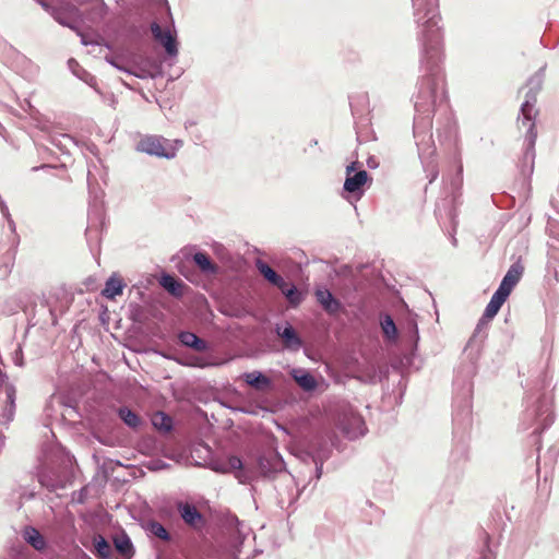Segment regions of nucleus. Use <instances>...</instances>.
<instances>
[{"label": "nucleus", "mask_w": 559, "mask_h": 559, "mask_svg": "<svg viewBox=\"0 0 559 559\" xmlns=\"http://www.w3.org/2000/svg\"><path fill=\"white\" fill-rule=\"evenodd\" d=\"M136 148L140 152L168 159L174 158L176 155V150L169 144L168 140L156 135L142 138L138 143Z\"/></svg>", "instance_id": "obj_1"}, {"label": "nucleus", "mask_w": 559, "mask_h": 559, "mask_svg": "<svg viewBox=\"0 0 559 559\" xmlns=\"http://www.w3.org/2000/svg\"><path fill=\"white\" fill-rule=\"evenodd\" d=\"M537 110L535 109V102L526 100L521 107V117L518 119V127L520 130H525V140L527 147L533 148L536 142L537 132L535 128V117Z\"/></svg>", "instance_id": "obj_2"}, {"label": "nucleus", "mask_w": 559, "mask_h": 559, "mask_svg": "<svg viewBox=\"0 0 559 559\" xmlns=\"http://www.w3.org/2000/svg\"><path fill=\"white\" fill-rule=\"evenodd\" d=\"M337 427L350 439L364 436L366 430L362 417L353 411L343 412L338 416Z\"/></svg>", "instance_id": "obj_3"}, {"label": "nucleus", "mask_w": 559, "mask_h": 559, "mask_svg": "<svg viewBox=\"0 0 559 559\" xmlns=\"http://www.w3.org/2000/svg\"><path fill=\"white\" fill-rule=\"evenodd\" d=\"M176 506L181 519L187 525L193 528H200L204 525V516L193 504L179 501Z\"/></svg>", "instance_id": "obj_4"}, {"label": "nucleus", "mask_w": 559, "mask_h": 559, "mask_svg": "<svg viewBox=\"0 0 559 559\" xmlns=\"http://www.w3.org/2000/svg\"><path fill=\"white\" fill-rule=\"evenodd\" d=\"M354 165L352 164L346 168V179L344 182V190L349 193H360L362 187L369 179V175L366 170H359L354 175H350L354 171Z\"/></svg>", "instance_id": "obj_5"}, {"label": "nucleus", "mask_w": 559, "mask_h": 559, "mask_svg": "<svg viewBox=\"0 0 559 559\" xmlns=\"http://www.w3.org/2000/svg\"><path fill=\"white\" fill-rule=\"evenodd\" d=\"M524 273V266L520 263H513L508 270L507 274L502 278L498 290L502 292L504 295L510 296L513 288L520 282L522 275Z\"/></svg>", "instance_id": "obj_6"}, {"label": "nucleus", "mask_w": 559, "mask_h": 559, "mask_svg": "<svg viewBox=\"0 0 559 559\" xmlns=\"http://www.w3.org/2000/svg\"><path fill=\"white\" fill-rule=\"evenodd\" d=\"M151 32L153 34V37L164 46L166 52L169 56L177 55L178 49L176 39L171 35L170 31H163L159 24L153 22L151 24Z\"/></svg>", "instance_id": "obj_7"}, {"label": "nucleus", "mask_w": 559, "mask_h": 559, "mask_svg": "<svg viewBox=\"0 0 559 559\" xmlns=\"http://www.w3.org/2000/svg\"><path fill=\"white\" fill-rule=\"evenodd\" d=\"M508 297L509 296L504 295L502 292L497 289L496 293L492 295L489 304L487 305V307L484 311V314H483L481 319L479 320L478 325L486 324L489 321H491L496 317V314L499 312L500 308L506 302Z\"/></svg>", "instance_id": "obj_8"}, {"label": "nucleus", "mask_w": 559, "mask_h": 559, "mask_svg": "<svg viewBox=\"0 0 559 559\" xmlns=\"http://www.w3.org/2000/svg\"><path fill=\"white\" fill-rule=\"evenodd\" d=\"M277 335L282 338L284 346L292 350H298L302 342L296 331L290 326L287 325L283 330L281 328L276 329Z\"/></svg>", "instance_id": "obj_9"}, {"label": "nucleus", "mask_w": 559, "mask_h": 559, "mask_svg": "<svg viewBox=\"0 0 559 559\" xmlns=\"http://www.w3.org/2000/svg\"><path fill=\"white\" fill-rule=\"evenodd\" d=\"M126 284L121 276L112 274L106 282L102 295L108 299H115L116 296L122 295Z\"/></svg>", "instance_id": "obj_10"}, {"label": "nucleus", "mask_w": 559, "mask_h": 559, "mask_svg": "<svg viewBox=\"0 0 559 559\" xmlns=\"http://www.w3.org/2000/svg\"><path fill=\"white\" fill-rule=\"evenodd\" d=\"M245 381L258 391H264L271 388V379L260 371L247 372L243 374Z\"/></svg>", "instance_id": "obj_11"}, {"label": "nucleus", "mask_w": 559, "mask_h": 559, "mask_svg": "<svg viewBox=\"0 0 559 559\" xmlns=\"http://www.w3.org/2000/svg\"><path fill=\"white\" fill-rule=\"evenodd\" d=\"M317 300L322 307L330 313H334L338 310L340 304L334 299L333 295L328 289H319L316 293Z\"/></svg>", "instance_id": "obj_12"}, {"label": "nucleus", "mask_w": 559, "mask_h": 559, "mask_svg": "<svg viewBox=\"0 0 559 559\" xmlns=\"http://www.w3.org/2000/svg\"><path fill=\"white\" fill-rule=\"evenodd\" d=\"M292 377L297 382V384L306 391H311L317 386L314 377L309 372L294 369L292 371Z\"/></svg>", "instance_id": "obj_13"}, {"label": "nucleus", "mask_w": 559, "mask_h": 559, "mask_svg": "<svg viewBox=\"0 0 559 559\" xmlns=\"http://www.w3.org/2000/svg\"><path fill=\"white\" fill-rule=\"evenodd\" d=\"M160 285L173 296L179 297L183 294L185 284L171 275H163Z\"/></svg>", "instance_id": "obj_14"}, {"label": "nucleus", "mask_w": 559, "mask_h": 559, "mask_svg": "<svg viewBox=\"0 0 559 559\" xmlns=\"http://www.w3.org/2000/svg\"><path fill=\"white\" fill-rule=\"evenodd\" d=\"M179 340L183 345L191 347L198 352H203L206 350L207 348L206 342L191 332L180 333Z\"/></svg>", "instance_id": "obj_15"}, {"label": "nucleus", "mask_w": 559, "mask_h": 559, "mask_svg": "<svg viewBox=\"0 0 559 559\" xmlns=\"http://www.w3.org/2000/svg\"><path fill=\"white\" fill-rule=\"evenodd\" d=\"M94 548L95 555L99 559H110L112 556V550L109 543L102 535H96L94 537Z\"/></svg>", "instance_id": "obj_16"}, {"label": "nucleus", "mask_w": 559, "mask_h": 559, "mask_svg": "<svg viewBox=\"0 0 559 559\" xmlns=\"http://www.w3.org/2000/svg\"><path fill=\"white\" fill-rule=\"evenodd\" d=\"M283 295L287 298L289 304L294 307L301 302V294L297 290L294 285H289L283 280V284L277 285Z\"/></svg>", "instance_id": "obj_17"}, {"label": "nucleus", "mask_w": 559, "mask_h": 559, "mask_svg": "<svg viewBox=\"0 0 559 559\" xmlns=\"http://www.w3.org/2000/svg\"><path fill=\"white\" fill-rule=\"evenodd\" d=\"M24 537L26 542L32 545L36 550H43L46 547V542L43 535L33 527L25 530Z\"/></svg>", "instance_id": "obj_18"}, {"label": "nucleus", "mask_w": 559, "mask_h": 559, "mask_svg": "<svg viewBox=\"0 0 559 559\" xmlns=\"http://www.w3.org/2000/svg\"><path fill=\"white\" fill-rule=\"evenodd\" d=\"M259 272L273 285L277 286L283 284V277L280 276L270 265L259 260L257 262Z\"/></svg>", "instance_id": "obj_19"}, {"label": "nucleus", "mask_w": 559, "mask_h": 559, "mask_svg": "<svg viewBox=\"0 0 559 559\" xmlns=\"http://www.w3.org/2000/svg\"><path fill=\"white\" fill-rule=\"evenodd\" d=\"M193 260L195 264L200 267L202 272L205 273H215L216 265L211 261L210 257L204 252H197L193 255Z\"/></svg>", "instance_id": "obj_20"}, {"label": "nucleus", "mask_w": 559, "mask_h": 559, "mask_svg": "<svg viewBox=\"0 0 559 559\" xmlns=\"http://www.w3.org/2000/svg\"><path fill=\"white\" fill-rule=\"evenodd\" d=\"M119 417L129 426L132 428H136L141 424V418L138 414L132 412L131 409L127 407H121L119 409Z\"/></svg>", "instance_id": "obj_21"}, {"label": "nucleus", "mask_w": 559, "mask_h": 559, "mask_svg": "<svg viewBox=\"0 0 559 559\" xmlns=\"http://www.w3.org/2000/svg\"><path fill=\"white\" fill-rule=\"evenodd\" d=\"M381 329L383 331L384 336L388 340H395L396 338L397 330H396V326H395V323H394L393 319L390 316H385L381 320Z\"/></svg>", "instance_id": "obj_22"}, {"label": "nucleus", "mask_w": 559, "mask_h": 559, "mask_svg": "<svg viewBox=\"0 0 559 559\" xmlns=\"http://www.w3.org/2000/svg\"><path fill=\"white\" fill-rule=\"evenodd\" d=\"M147 530L150 531V533L163 540H168L169 539V534L167 532V530L158 522L156 521H152L147 524Z\"/></svg>", "instance_id": "obj_23"}, {"label": "nucleus", "mask_w": 559, "mask_h": 559, "mask_svg": "<svg viewBox=\"0 0 559 559\" xmlns=\"http://www.w3.org/2000/svg\"><path fill=\"white\" fill-rule=\"evenodd\" d=\"M115 546H116V549L122 556L129 557L132 555L133 547H132L131 540L128 537H121V538L115 539Z\"/></svg>", "instance_id": "obj_24"}, {"label": "nucleus", "mask_w": 559, "mask_h": 559, "mask_svg": "<svg viewBox=\"0 0 559 559\" xmlns=\"http://www.w3.org/2000/svg\"><path fill=\"white\" fill-rule=\"evenodd\" d=\"M153 424L159 429L169 430L171 427V419L164 413H156L153 417Z\"/></svg>", "instance_id": "obj_25"}, {"label": "nucleus", "mask_w": 559, "mask_h": 559, "mask_svg": "<svg viewBox=\"0 0 559 559\" xmlns=\"http://www.w3.org/2000/svg\"><path fill=\"white\" fill-rule=\"evenodd\" d=\"M186 365L191 366V367L204 368V367L211 366L212 364L206 361L205 358H203V357L191 356L190 358H188V361L186 362Z\"/></svg>", "instance_id": "obj_26"}, {"label": "nucleus", "mask_w": 559, "mask_h": 559, "mask_svg": "<svg viewBox=\"0 0 559 559\" xmlns=\"http://www.w3.org/2000/svg\"><path fill=\"white\" fill-rule=\"evenodd\" d=\"M228 468L231 471L242 469V462L238 456H230L227 461Z\"/></svg>", "instance_id": "obj_27"}, {"label": "nucleus", "mask_w": 559, "mask_h": 559, "mask_svg": "<svg viewBox=\"0 0 559 559\" xmlns=\"http://www.w3.org/2000/svg\"><path fill=\"white\" fill-rule=\"evenodd\" d=\"M46 11H49L50 5L45 0H36Z\"/></svg>", "instance_id": "obj_28"}]
</instances>
